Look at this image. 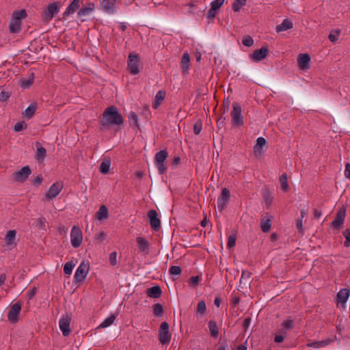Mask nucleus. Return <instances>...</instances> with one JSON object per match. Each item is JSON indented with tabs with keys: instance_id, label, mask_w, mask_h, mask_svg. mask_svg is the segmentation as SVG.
<instances>
[{
	"instance_id": "obj_1",
	"label": "nucleus",
	"mask_w": 350,
	"mask_h": 350,
	"mask_svg": "<svg viewBox=\"0 0 350 350\" xmlns=\"http://www.w3.org/2000/svg\"><path fill=\"white\" fill-rule=\"evenodd\" d=\"M123 123L124 118L118 108L114 105L109 106L105 109L103 118L100 120V124L103 126L110 125L121 126Z\"/></svg>"
},
{
	"instance_id": "obj_2",
	"label": "nucleus",
	"mask_w": 350,
	"mask_h": 350,
	"mask_svg": "<svg viewBox=\"0 0 350 350\" xmlns=\"http://www.w3.org/2000/svg\"><path fill=\"white\" fill-rule=\"evenodd\" d=\"M27 16V13L25 10L16 11L13 13L10 25V31L12 33H16L20 31L21 20Z\"/></svg>"
},
{
	"instance_id": "obj_3",
	"label": "nucleus",
	"mask_w": 350,
	"mask_h": 350,
	"mask_svg": "<svg viewBox=\"0 0 350 350\" xmlns=\"http://www.w3.org/2000/svg\"><path fill=\"white\" fill-rule=\"evenodd\" d=\"M168 157L166 150L157 152L154 155V163L160 174H164L167 172L165 161Z\"/></svg>"
},
{
	"instance_id": "obj_4",
	"label": "nucleus",
	"mask_w": 350,
	"mask_h": 350,
	"mask_svg": "<svg viewBox=\"0 0 350 350\" xmlns=\"http://www.w3.org/2000/svg\"><path fill=\"white\" fill-rule=\"evenodd\" d=\"M241 107L238 103H234L232 105V111H231V122L233 126H241L243 124V118L241 115Z\"/></svg>"
},
{
	"instance_id": "obj_5",
	"label": "nucleus",
	"mask_w": 350,
	"mask_h": 350,
	"mask_svg": "<svg viewBox=\"0 0 350 350\" xmlns=\"http://www.w3.org/2000/svg\"><path fill=\"white\" fill-rule=\"evenodd\" d=\"M59 10V2L56 1L49 3L47 5L46 9L44 10L42 13V19L46 22L51 21L54 17V16L57 14Z\"/></svg>"
},
{
	"instance_id": "obj_6",
	"label": "nucleus",
	"mask_w": 350,
	"mask_h": 350,
	"mask_svg": "<svg viewBox=\"0 0 350 350\" xmlns=\"http://www.w3.org/2000/svg\"><path fill=\"white\" fill-rule=\"evenodd\" d=\"M139 55L137 53H130L128 57V70L131 75H137L139 72Z\"/></svg>"
},
{
	"instance_id": "obj_7",
	"label": "nucleus",
	"mask_w": 350,
	"mask_h": 350,
	"mask_svg": "<svg viewBox=\"0 0 350 350\" xmlns=\"http://www.w3.org/2000/svg\"><path fill=\"white\" fill-rule=\"evenodd\" d=\"M83 240L82 231L79 227L74 226L70 232V241L72 247H79Z\"/></svg>"
},
{
	"instance_id": "obj_8",
	"label": "nucleus",
	"mask_w": 350,
	"mask_h": 350,
	"mask_svg": "<svg viewBox=\"0 0 350 350\" xmlns=\"http://www.w3.org/2000/svg\"><path fill=\"white\" fill-rule=\"evenodd\" d=\"M159 342L163 344H168L171 340V334L169 332V324L167 322L161 323L159 334Z\"/></svg>"
},
{
	"instance_id": "obj_9",
	"label": "nucleus",
	"mask_w": 350,
	"mask_h": 350,
	"mask_svg": "<svg viewBox=\"0 0 350 350\" xmlns=\"http://www.w3.org/2000/svg\"><path fill=\"white\" fill-rule=\"evenodd\" d=\"M90 269V265L88 262L83 261L77 269L75 273V280L77 282H83L86 278Z\"/></svg>"
},
{
	"instance_id": "obj_10",
	"label": "nucleus",
	"mask_w": 350,
	"mask_h": 350,
	"mask_svg": "<svg viewBox=\"0 0 350 350\" xmlns=\"http://www.w3.org/2000/svg\"><path fill=\"white\" fill-rule=\"evenodd\" d=\"M22 304L17 301L11 306L8 313V319L11 323H16L18 321V314L21 312Z\"/></svg>"
},
{
	"instance_id": "obj_11",
	"label": "nucleus",
	"mask_w": 350,
	"mask_h": 350,
	"mask_svg": "<svg viewBox=\"0 0 350 350\" xmlns=\"http://www.w3.org/2000/svg\"><path fill=\"white\" fill-rule=\"evenodd\" d=\"M230 198V191L227 188H223L217 199V207L219 211H222L229 202Z\"/></svg>"
},
{
	"instance_id": "obj_12",
	"label": "nucleus",
	"mask_w": 350,
	"mask_h": 350,
	"mask_svg": "<svg viewBox=\"0 0 350 350\" xmlns=\"http://www.w3.org/2000/svg\"><path fill=\"white\" fill-rule=\"evenodd\" d=\"M31 171L29 166L23 167L20 170L14 172L12 174L13 178L20 183H24L31 174Z\"/></svg>"
},
{
	"instance_id": "obj_13",
	"label": "nucleus",
	"mask_w": 350,
	"mask_h": 350,
	"mask_svg": "<svg viewBox=\"0 0 350 350\" xmlns=\"http://www.w3.org/2000/svg\"><path fill=\"white\" fill-rule=\"evenodd\" d=\"M350 296V291L347 288H342L337 293L335 301L338 306L345 309L346 308V303Z\"/></svg>"
},
{
	"instance_id": "obj_14",
	"label": "nucleus",
	"mask_w": 350,
	"mask_h": 350,
	"mask_svg": "<svg viewBox=\"0 0 350 350\" xmlns=\"http://www.w3.org/2000/svg\"><path fill=\"white\" fill-rule=\"evenodd\" d=\"M268 54V47L263 46L260 49L254 50L253 53L250 55V57L252 61L258 62L265 59Z\"/></svg>"
},
{
	"instance_id": "obj_15",
	"label": "nucleus",
	"mask_w": 350,
	"mask_h": 350,
	"mask_svg": "<svg viewBox=\"0 0 350 350\" xmlns=\"http://www.w3.org/2000/svg\"><path fill=\"white\" fill-rule=\"evenodd\" d=\"M148 217L149 218V221L151 228L157 231L161 228V221L158 217V213L155 210H150L148 213Z\"/></svg>"
},
{
	"instance_id": "obj_16",
	"label": "nucleus",
	"mask_w": 350,
	"mask_h": 350,
	"mask_svg": "<svg viewBox=\"0 0 350 350\" xmlns=\"http://www.w3.org/2000/svg\"><path fill=\"white\" fill-rule=\"evenodd\" d=\"M70 321L71 319L68 315L62 317L59 320V328L64 336H68L71 332L70 328Z\"/></svg>"
},
{
	"instance_id": "obj_17",
	"label": "nucleus",
	"mask_w": 350,
	"mask_h": 350,
	"mask_svg": "<svg viewBox=\"0 0 350 350\" xmlns=\"http://www.w3.org/2000/svg\"><path fill=\"white\" fill-rule=\"evenodd\" d=\"M62 187L63 186L60 183L57 182L53 183L46 193L45 197L49 200H52L60 193Z\"/></svg>"
},
{
	"instance_id": "obj_18",
	"label": "nucleus",
	"mask_w": 350,
	"mask_h": 350,
	"mask_svg": "<svg viewBox=\"0 0 350 350\" xmlns=\"http://www.w3.org/2000/svg\"><path fill=\"white\" fill-rule=\"evenodd\" d=\"M310 57L307 53H301L298 55L297 63L300 69L308 70L310 68Z\"/></svg>"
},
{
	"instance_id": "obj_19",
	"label": "nucleus",
	"mask_w": 350,
	"mask_h": 350,
	"mask_svg": "<svg viewBox=\"0 0 350 350\" xmlns=\"http://www.w3.org/2000/svg\"><path fill=\"white\" fill-rule=\"evenodd\" d=\"M267 145V140L264 137H260L257 138L256 143L254 147V153L256 157H258L264 153L262 147Z\"/></svg>"
},
{
	"instance_id": "obj_20",
	"label": "nucleus",
	"mask_w": 350,
	"mask_h": 350,
	"mask_svg": "<svg viewBox=\"0 0 350 350\" xmlns=\"http://www.w3.org/2000/svg\"><path fill=\"white\" fill-rule=\"evenodd\" d=\"M345 217V210L341 209V210L338 211L336 218L332 223V226L335 228H340L344 223Z\"/></svg>"
},
{
	"instance_id": "obj_21",
	"label": "nucleus",
	"mask_w": 350,
	"mask_h": 350,
	"mask_svg": "<svg viewBox=\"0 0 350 350\" xmlns=\"http://www.w3.org/2000/svg\"><path fill=\"white\" fill-rule=\"evenodd\" d=\"M116 3V0H103L100 4L105 12L112 14L115 12Z\"/></svg>"
},
{
	"instance_id": "obj_22",
	"label": "nucleus",
	"mask_w": 350,
	"mask_h": 350,
	"mask_svg": "<svg viewBox=\"0 0 350 350\" xmlns=\"http://www.w3.org/2000/svg\"><path fill=\"white\" fill-rule=\"evenodd\" d=\"M136 242L139 252L148 254L150 244L145 238L137 237Z\"/></svg>"
},
{
	"instance_id": "obj_23",
	"label": "nucleus",
	"mask_w": 350,
	"mask_h": 350,
	"mask_svg": "<svg viewBox=\"0 0 350 350\" xmlns=\"http://www.w3.org/2000/svg\"><path fill=\"white\" fill-rule=\"evenodd\" d=\"M146 294L149 297L159 298L162 294V291L159 286H154L146 290Z\"/></svg>"
},
{
	"instance_id": "obj_24",
	"label": "nucleus",
	"mask_w": 350,
	"mask_h": 350,
	"mask_svg": "<svg viewBox=\"0 0 350 350\" xmlns=\"http://www.w3.org/2000/svg\"><path fill=\"white\" fill-rule=\"evenodd\" d=\"M293 27V22L288 19L285 18L283 20L282 23L280 25H278L275 27L276 31L278 33L283 31H286L288 29H291Z\"/></svg>"
},
{
	"instance_id": "obj_25",
	"label": "nucleus",
	"mask_w": 350,
	"mask_h": 350,
	"mask_svg": "<svg viewBox=\"0 0 350 350\" xmlns=\"http://www.w3.org/2000/svg\"><path fill=\"white\" fill-rule=\"evenodd\" d=\"M80 0H73L64 12V16H68L73 14L80 6Z\"/></svg>"
},
{
	"instance_id": "obj_26",
	"label": "nucleus",
	"mask_w": 350,
	"mask_h": 350,
	"mask_svg": "<svg viewBox=\"0 0 350 350\" xmlns=\"http://www.w3.org/2000/svg\"><path fill=\"white\" fill-rule=\"evenodd\" d=\"M36 146L37 148L36 159L38 160V161L41 162L46 157V150L44 147L40 146V144L38 142H36Z\"/></svg>"
},
{
	"instance_id": "obj_27",
	"label": "nucleus",
	"mask_w": 350,
	"mask_h": 350,
	"mask_svg": "<svg viewBox=\"0 0 350 350\" xmlns=\"http://www.w3.org/2000/svg\"><path fill=\"white\" fill-rule=\"evenodd\" d=\"M165 96V92L163 90H159L157 92L155 96V100L152 104V108L153 109H157L159 106L161 104V103L163 101Z\"/></svg>"
},
{
	"instance_id": "obj_28",
	"label": "nucleus",
	"mask_w": 350,
	"mask_h": 350,
	"mask_svg": "<svg viewBox=\"0 0 350 350\" xmlns=\"http://www.w3.org/2000/svg\"><path fill=\"white\" fill-rule=\"evenodd\" d=\"M189 64H190V56L189 53H185L181 58V65H182V70L183 73L186 74L188 72V70L189 68Z\"/></svg>"
},
{
	"instance_id": "obj_29",
	"label": "nucleus",
	"mask_w": 350,
	"mask_h": 350,
	"mask_svg": "<svg viewBox=\"0 0 350 350\" xmlns=\"http://www.w3.org/2000/svg\"><path fill=\"white\" fill-rule=\"evenodd\" d=\"M109 217L108 209L105 205L100 206L98 211L96 212V217L98 220H104L107 219Z\"/></svg>"
},
{
	"instance_id": "obj_30",
	"label": "nucleus",
	"mask_w": 350,
	"mask_h": 350,
	"mask_svg": "<svg viewBox=\"0 0 350 350\" xmlns=\"http://www.w3.org/2000/svg\"><path fill=\"white\" fill-rule=\"evenodd\" d=\"M271 216L263 217L261 221L260 228L263 232H268L271 227Z\"/></svg>"
},
{
	"instance_id": "obj_31",
	"label": "nucleus",
	"mask_w": 350,
	"mask_h": 350,
	"mask_svg": "<svg viewBox=\"0 0 350 350\" xmlns=\"http://www.w3.org/2000/svg\"><path fill=\"white\" fill-rule=\"evenodd\" d=\"M37 105L32 103L25 110L23 114L26 118L30 119L35 113Z\"/></svg>"
},
{
	"instance_id": "obj_32",
	"label": "nucleus",
	"mask_w": 350,
	"mask_h": 350,
	"mask_svg": "<svg viewBox=\"0 0 350 350\" xmlns=\"http://www.w3.org/2000/svg\"><path fill=\"white\" fill-rule=\"evenodd\" d=\"M208 328L211 336L215 338H217L219 334L218 327L215 321H210L208 322Z\"/></svg>"
},
{
	"instance_id": "obj_33",
	"label": "nucleus",
	"mask_w": 350,
	"mask_h": 350,
	"mask_svg": "<svg viewBox=\"0 0 350 350\" xmlns=\"http://www.w3.org/2000/svg\"><path fill=\"white\" fill-rule=\"evenodd\" d=\"M280 183L281 185V189L283 191L287 192L289 190V186L288 183V177L286 173L282 174L280 176Z\"/></svg>"
},
{
	"instance_id": "obj_34",
	"label": "nucleus",
	"mask_w": 350,
	"mask_h": 350,
	"mask_svg": "<svg viewBox=\"0 0 350 350\" xmlns=\"http://www.w3.org/2000/svg\"><path fill=\"white\" fill-rule=\"evenodd\" d=\"M16 234V231L14 230H10L8 231L5 237V241L7 245H12V242L15 239Z\"/></svg>"
},
{
	"instance_id": "obj_35",
	"label": "nucleus",
	"mask_w": 350,
	"mask_h": 350,
	"mask_svg": "<svg viewBox=\"0 0 350 350\" xmlns=\"http://www.w3.org/2000/svg\"><path fill=\"white\" fill-rule=\"evenodd\" d=\"M328 345V340H323L321 341H315L307 344L309 347H313L315 349H319L321 347H325Z\"/></svg>"
},
{
	"instance_id": "obj_36",
	"label": "nucleus",
	"mask_w": 350,
	"mask_h": 350,
	"mask_svg": "<svg viewBox=\"0 0 350 350\" xmlns=\"http://www.w3.org/2000/svg\"><path fill=\"white\" fill-rule=\"evenodd\" d=\"M116 319V316L111 314L109 317L105 319L99 325V327H107L112 325Z\"/></svg>"
},
{
	"instance_id": "obj_37",
	"label": "nucleus",
	"mask_w": 350,
	"mask_h": 350,
	"mask_svg": "<svg viewBox=\"0 0 350 350\" xmlns=\"http://www.w3.org/2000/svg\"><path fill=\"white\" fill-rule=\"evenodd\" d=\"M111 162L109 160L103 161L99 167V170L102 174H106L110 169Z\"/></svg>"
},
{
	"instance_id": "obj_38",
	"label": "nucleus",
	"mask_w": 350,
	"mask_h": 350,
	"mask_svg": "<svg viewBox=\"0 0 350 350\" xmlns=\"http://www.w3.org/2000/svg\"><path fill=\"white\" fill-rule=\"evenodd\" d=\"M247 0H235L232 3V10L234 12H239L241 8L246 4Z\"/></svg>"
},
{
	"instance_id": "obj_39",
	"label": "nucleus",
	"mask_w": 350,
	"mask_h": 350,
	"mask_svg": "<svg viewBox=\"0 0 350 350\" xmlns=\"http://www.w3.org/2000/svg\"><path fill=\"white\" fill-rule=\"evenodd\" d=\"M129 124L131 126L138 127V117L135 112H131L129 116Z\"/></svg>"
},
{
	"instance_id": "obj_40",
	"label": "nucleus",
	"mask_w": 350,
	"mask_h": 350,
	"mask_svg": "<svg viewBox=\"0 0 350 350\" xmlns=\"http://www.w3.org/2000/svg\"><path fill=\"white\" fill-rule=\"evenodd\" d=\"M153 312L156 317H161L164 312L163 306L159 303L154 304L153 306Z\"/></svg>"
},
{
	"instance_id": "obj_41",
	"label": "nucleus",
	"mask_w": 350,
	"mask_h": 350,
	"mask_svg": "<svg viewBox=\"0 0 350 350\" xmlns=\"http://www.w3.org/2000/svg\"><path fill=\"white\" fill-rule=\"evenodd\" d=\"M75 264L72 261L67 262L64 266V272L66 275H70Z\"/></svg>"
},
{
	"instance_id": "obj_42",
	"label": "nucleus",
	"mask_w": 350,
	"mask_h": 350,
	"mask_svg": "<svg viewBox=\"0 0 350 350\" xmlns=\"http://www.w3.org/2000/svg\"><path fill=\"white\" fill-rule=\"evenodd\" d=\"M206 311V303L204 300H201L198 302L197 306V313L200 314H204Z\"/></svg>"
},
{
	"instance_id": "obj_43",
	"label": "nucleus",
	"mask_w": 350,
	"mask_h": 350,
	"mask_svg": "<svg viewBox=\"0 0 350 350\" xmlns=\"http://www.w3.org/2000/svg\"><path fill=\"white\" fill-rule=\"evenodd\" d=\"M93 11L90 10L89 8L83 7L78 12V16L83 17L90 15Z\"/></svg>"
},
{
	"instance_id": "obj_44",
	"label": "nucleus",
	"mask_w": 350,
	"mask_h": 350,
	"mask_svg": "<svg viewBox=\"0 0 350 350\" xmlns=\"http://www.w3.org/2000/svg\"><path fill=\"white\" fill-rule=\"evenodd\" d=\"M202 129V122L201 120H198L193 125V133L196 135H199Z\"/></svg>"
},
{
	"instance_id": "obj_45",
	"label": "nucleus",
	"mask_w": 350,
	"mask_h": 350,
	"mask_svg": "<svg viewBox=\"0 0 350 350\" xmlns=\"http://www.w3.org/2000/svg\"><path fill=\"white\" fill-rule=\"evenodd\" d=\"M340 33V31L339 29H335L334 31H332L329 33V41L334 42L336 40H338Z\"/></svg>"
},
{
	"instance_id": "obj_46",
	"label": "nucleus",
	"mask_w": 350,
	"mask_h": 350,
	"mask_svg": "<svg viewBox=\"0 0 350 350\" xmlns=\"http://www.w3.org/2000/svg\"><path fill=\"white\" fill-rule=\"evenodd\" d=\"M281 325L282 327H284V328H286V329H292L295 327L294 322L292 319H286V320L284 321L282 323Z\"/></svg>"
},
{
	"instance_id": "obj_47",
	"label": "nucleus",
	"mask_w": 350,
	"mask_h": 350,
	"mask_svg": "<svg viewBox=\"0 0 350 350\" xmlns=\"http://www.w3.org/2000/svg\"><path fill=\"white\" fill-rule=\"evenodd\" d=\"M242 43L245 46H252L254 44V40L250 36H245L242 40Z\"/></svg>"
},
{
	"instance_id": "obj_48",
	"label": "nucleus",
	"mask_w": 350,
	"mask_h": 350,
	"mask_svg": "<svg viewBox=\"0 0 350 350\" xmlns=\"http://www.w3.org/2000/svg\"><path fill=\"white\" fill-rule=\"evenodd\" d=\"M27 128V124L24 121L17 122L14 126L15 132H20Z\"/></svg>"
},
{
	"instance_id": "obj_49",
	"label": "nucleus",
	"mask_w": 350,
	"mask_h": 350,
	"mask_svg": "<svg viewBox=\"0 0 350 350\" xmlns=\"http://www.w3.org/2000/svg\"><path fill=\"white\" fill-rule=\"evenodd\" d=\"M226 117L224 114L217 120V126L219 129L224 128L226 125Z\"/></svg>"
},
{
	"instance_id": "obj_50",
	"label": "nucleus",
	"mask_w": 350,
	"mask_h": 350,
	"mask_svg": "<svg viewBox=\"0 0 350 350\" xmlns=\"http://www.w3.org/2000/svg\"><path fill=\"white\" fill-rule=\"evenodd\" d=\"M169 272L171 275H178L181 273V268L179 266L174 265L170 268Z\"/></svg>"
},
{
	"instance_id": "obj_51",
	"label": "nucleus",
	"mask_w": 350,
	"mask_h": 350,
	"mask_svg": "<svg viewBox=\"0 0 350 350\" xmlns=\"http://www.w3.org/2000/svg\"><path fill=\"white\" fill-rule=\"evenodd\" d=\"M201 280L200 277L199 275L192 276L189 281V284L191 286H196L200 280Z\"/></svg>"
},
{
	"instance_id": "obj_52",
	"label": "nucleus",
	"mask_w": 350,
	"mask_h": 350,
	"mask_svg": "<svg viewBox=\"0 0 350 350\" xmlns=\"http://www.w3.org/2000/svg\"><path fill=\"white\" fill-rule=\"evenodd\" d=\"M11 94L9 92L5 91L3 90L0 92V100L2 102H5L8 100V98L10 97Z\"/></svg>"
},
{
	"instance_id": "obj_53",
	"label": "nucleus",
	"mask_w": 350,
	"mask_h": 350,
	"mask_svg": "<svg viewBox=\"0 0 350 350\" xmlns=\"http://www.w3.org/2000/svg\"><path fill=\"white\" fill-rule=\"evenodd\" d=\"M225 0H214L211 2V6L217 10L224 4Z\"/></svg>"
},
{
	"instance_id": "obj_54",
	"label": "nucleus",
	"mask_w": 350,
	"mask_h": 350,
	"mask_svg": "<svg viewBox=\"0 0 350 350\" xmlns=\"http://www.w3.org/2000/svg\"><path fill=\"white\" fill-rule=\"evenodd\" d=\"M343 234L346 239L344 245L345 247H349L350 246V230L347 229L345 231H344Z\"/></svg>"
},
{
	"instance_id": "obj_55",
	"label": "nucleus",
	"mask_w": 350,
	"mask_h": 350,
	"mask_svg": "<svg viewBox=\"0 0 350 350\" xmlns=\"http://www.w3.org/2000/svg\"><path fill=\"white\" fill-rule=\"evenodd\" d=\"M236 244V237L234 235H230L228 239L227 246L228 248L233 247Z\"/></svg>"
},
{
	"instance_id": "obj_56",
	"label": "nucleus",
	"mask_w": 350,
	"mask_h": 350,
	"mask_svg": "<svg viewBox=\"0 0 350 350\" xmlns=\"http://www.w3.org/2000/svg\"><path fill=\"white\" fill-rule=\"evenodd\" d=\"M46 219L44 217H40L36 221V226L39 228L43 229L45 227Z\"/></svg>"
},
{
	"instance_id": "obj_57",
	"label": "nucleus",
	"mask_w": 350,
	"mask_h": 350,
	"mask_svg": "<svg viewBox=\"0 0 350 350\" xmlns=\"http://www.w3.org/2000/svg\"><path fill=\"white\" fill-rule=\"evenodd\" d=\"M116 256H117V253L116 252H113L112 253L110 254L109 255V262H110V264L112 265V266H114L116 265L117 263V260H116Z\"/></svg>"
},
{
	"instance_id": "obj_58",
	"label": "nucleus",
	"mask_w": 350,
	"mask_h": 350,
	"mask_svg": "<svg viewBox=\"0 0 350 350\" xmlns=\"http://www.w3.org/2000/svg\"><path fill=\"white\" fill-rule=\"evenodd\" d=\"M216 14L217 10L211 7V9L208 11L207 17L209 19H213L216 16Z\"/></svg>"
},
{
	"instance_id": "obj_59",
	"label": "nucleus",
	"mask_w": 350,
	"mask_h": 350,
	"mask_svg": "<svg viewBox=\"0 0 350 350\" xmlns=\"http://www.w3.org/2000/svg\"><path fill=\"white\" fill-rule=\"evenodd\" d=\"M296 227L298 229L299 232L301 233H303L304 229H303V224H302V219L298 218L296 221Z\"/></svg>"
},
{
	"instance_id": "obj_60",
	"label": "nucleus",
	"mask_w": 350,
	"mask_h": 350,
	"mask_svg": "<svg viewBox=\"0 0 350 350\" xmlns=\"http://www.w3.org/2000/svg\"><path fill=\"white\" fill-rule=\"evenodd\" d=\"M223 114L226 113L228 109H229V107H230V100L228 99L227 100H224V102H223Z\"/></svg>"
},
{
	"instance_id": "obj_61",
	"label": "nucleus",
	"mask_w": 350,
	"mask_h": 350,
	"mask_svg": "<svg viewBox=\"0 0 350 350\" xmlns=\"http://www.w3.org/2000/svg\"><path fill=\"white\" fill-rule=\"evenodd\" d=\"M251 273L247 270H243L241 273V278L240 280V282H241L243 279H249L251 277Z\"/></svg>"
},
{
	"instance_id": "obj_62",
	"label": "nucleus",
	"mask_w": 350,
	"mask_h": 350,
	"mask_svg": "<svg viewBox=\"0 0 350 350\" xmlns=\"http://www.w3.org/2000/svg\"><path fill=\"white\" fill-rule=\"evenodd\" d=\"M43 180V178L41 174L38 175L33 180V185L38 186L40 185Z\"/></svg>"
},
{
	"instance_id": "obj_63",
	"label": "nucleus",
	"mask_w": 350,
	"mask_h": 350,
	"mask_svg": "<svg viewBox=\"0 0 350 350\" xmlns=\"http://www.w3.org/2000/svg\"><path fill=\"white\" fill-rule=\"evenodd\" d=\"M33 83V79L24 80L21 82V86L24 88H29Z\"/></svg>"
},
{
	"instance_id": "obj_64",
	"label": "nucleus",
	"mask_w": 350,
	"mask_h": 350,
	"mask_svg": "<svg viewBox=\"0 0 350 350\" xmlns=\"http://www.w3.org/2000/svg\"><path fill=\"white\" fill-rule=\"evenodd\" d=\"M345 176L346 178L350 179V163L345 165Z\"/></svg>"
}]
</instances>
